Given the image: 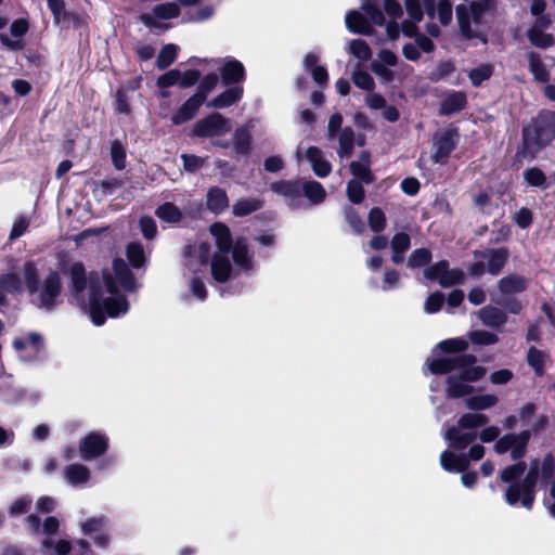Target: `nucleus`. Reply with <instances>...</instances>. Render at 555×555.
Listing matches in <instances>:
<instances>
[{
	"instance_id": "1",
	"label": "nucleus",
	"mask_w": 555,
	"mask_h": 555,
	"mask_svg": "<svg viewBox=\"0 0 555 555\" xmlns=\"http://www.w3.org/2000/svg\"><path fill=\"white\" fill-rule=\"evenodd\" d=\"M70 279L75 300L98 326L103 325L107 317L119 318L129 310L126 297L117 291V283L126 292L138 288L132 273L121 259L114 261L113 273L105 272L102 276L91 274L88 286L81 263L70 267Z\"/></svg>"
},
{
	"instance_id": "2",
	"label": "nucleus",
	"mask_w": 555,
	"mask_h": 555,
	"mask_svg": "<svg viewBox=\"0 0 555 555\" xmlns=\"http://www.w3.org/2000/svg\"><path fill=\"white\" fill-rule=\"evenodd\" d=\"M525 470V462L508 465L500 473V479L508 485L504 493L505 502L508 505L520 504L522 507L531 509L535 500L538 481L545 483L554 475L555 460L553 454L547 453L542 459L531 460L527 475L522 480H519Z\"/></svg>"
},
{
	"instance_id": "3",
	"label": "nucleus",
	"mask_w": 555,
	"mask_h": 555,
	"mask_svg": "<svg viewBox=\"0 0 555 555\" xmlns=\"http://www.w3.org/2000/svg\"><path fill=\"white\" fill-rule=\"evenodd\" d=\"M209 231L218 249L210 261L211 276L216 282L225 283L235 274L229 258L230 251L237 272H249L254 269V259L244 238L233 242L230 229L221 222L211 224Z\"/></svg>"
},
{
	"instance_id": "4",
	"label": "nucleus",
	"mask_w": 555,
	"mask_h": 555,
	"mask_svg": "<svg viewBox=\"0 0 555 555\" xmlns=\"http://www.w3.org/2000/svg\"><path fill=\"white\" fill-rule=\"evenodd\" d=\"M475 362L474 356L462 354L428 361L427 366L433 374H450L447 380L448 396L461 398L473 392L468 383L479 380L486 374V369L475 366Z\"/></svg>"
},
{
	"instance_id": "5",
	"label": "nucleus",
	"mask_w": 555,
	"mask_h": 555,
	"mask_svg": "<svg viewBox=\"0 0 555 555\" xmlns=\"http://www.w3.org/2000/svg\"><path fill=\"white\" fill-rule=\"evenodd\" d=\"M410 20L402 23V33L408 37H415L418 50L429 53L435 49L434 42L424 35L418 34L417 24L423 21L424 12L429 18L438 17L443 26L452 21L451 0H403Z\"/></svg>"
},
{
	"instance_id": "6",
	"label": "nucleus",
	"mask_w": 555,
	"mask_h": 555,
	"mask_svg": "<svg viewBox=\"0 0 555 555\" xmlns=\"http://www.w3.org/2000/svg\"><path fill=\"white\" fill-rule=\"evenodd\" d=\"M25 285L33 297V302L47 311L52 310L59 301L61 293V279L59 273L51 272L40 286L37 270L33 262H26L23 268Z\"/></svg>"
},
{
	"instance_id": "7",
	"label": "nucleus",
	"mask_w": 555,
	"mask_h": 555,
	"mask_svg": "<svg viewBox=\"0 0 555 555\" xmlns=\"http://www.w3.org/2000/svg\"><path fill=\"white\" fill-rule=\"evenodd\" d=\"M555 135V112L543 111L522 130V156L533 158Z\"/></svg>"
},
{
	"instance_id": "8",
	"label": "nucleus",
	"mask_w": 555,
	"mask_h": 555,
	"mask_svg": "<svg viewBox=\"0 0 555 555\" xmlns=\"http://www.w3.org/2000/svg\"><path fill=\"white\" fill-rule=\"evenodd\" d=\"M492 0H478L469 7L460 4L456 7V17L462 35L467 38H480L486 42L481 31V21L485 12L491 7Z\"/></svg>"
},
{
	"instance_id": "9",
	"label": "nucleus",
	"mask_w": 555,
	"mask_h": 555,
	"mask_svg": "<svg viewBox=\"0 0 555 555\" xmlns=\"http://www.w3.org/2000/svg\"><path fill=\"white\" fill-rule=\"evenodd\" d=\"M362 9L370 20L358 11H350L346 15V27L351 33L367 35L371 31V23L374 25L384 24V14L372 1H363Z\"/></svg>"
},
{
	"instance_id": "10",
	"label": "nucleus",
	"mask_w": 555,
	"mask_h": 555,
	"mask_svg": "<svg viewBox=\"0 0 555 555\" xmlns=\"http://www.w3.org/2000/svg\"><path fill=\"white\" fill-rule=\"evenodd\" d=\"M477 261L470 267V273L479 276L485 272L493 275L498 274L505 266L508 259V251L505 248L487 249L485 251H476Z\"/></svg>"
},
{
	"instance_id": "11",
	"label": "nucleus",
	"mask_w": 555,
	"mask_h": 555,
	"mask_svg": "<svg viewBox=\"0 0 555 555\" xmlns=\"http://www.w3.org/2000/svg\"><path fill=\"white\" fill-rule=\"evenodd\" d=\"M180 13V5L176 2H166L157 4L151 12L143 13L140 16L142 23L150 28L167 29V20L175 18Z\"/></svg>"
},
{
	"instance_id": "12",
	"label": "nucleus",
	"mask_w": 555,
	"mask_h": 555,
	"mask_svg": "<svg viewBox=\"0 0 555 555\" xmlns=\"http://www.w3.org/2000/svg\"><path fill=\"white\" fill-rule=\"evenodd\" d=\"M529 439V430L519 434H506L496 441L494 450L499 454L509 452L511 457L516 461L526 454Z\"/></svg>"
},
{
	"instance_id": "13",
	"label": "nucleus",
	"mask_w": 555,
	"mask_h": 555,
	"mask_svg": "<svg viewBox=\"0 0 555 555\" xmlns=\"http://www.w3.org/2000/svg\"><path fill=\"white\" fill-rule=\"evenodd\" d=\"M231 130L230 119L216 113L198 120L192 130L193 135L202 138H215L223 135Z\"/></svg>"
},
{
	"instance_id": "14",
	"label": "nucleus",
	"mask_w": 555,
	"mask_h": 555,
	"mask_svg": "<svg viewBox=\"0 0 555 555\" xmlns=\"http://www.w3.org/2000/svg\"><path fill=\"white\" fill-rule=\"evenodd\" d=\"M457 144V134L453 130L437 133L433 140L431 159L435 164H446Z\"/></svg>"
},
{
	"instance_id": "15",
	"label": "nucleus",
	"mask_w": 555,
	"mask_h": 555,
	"mask_svg": "<svg viewBox=\"0 0 555 555\" xmlns=\"http://www.w3.org/2000/svg\"><path fill=\"white\" fill-rule=\"evenodd\" d=\"M424 275L428 280H437L442 287L461 283L464 279V273L457 269L450 270L447 261H440L427 268Z\"/></svg>"
},
{
	"instance_id": "16",
	"label": "nucleus",
	"mask_w": 555,
	"mask_h": 555,
	"mask_svg": "<svg viewBox=\"0 0 555 555\" xmlns=\"http://www.w3.org/2000/svg\"><path fill=\"white\" fill-rule=\"evenodd\" d=\"M108 446V439L100 433H90L80 441V456L83 460H92L102 455Z\"/></svg>"
},
{
	"instance_id": "17",
	"label": "nucleus",
	"mask_w": 555,
	"mask_h": 555,
	"mask_svg": "<svg viewBox=\"0 0 555 555\" xmlns=\"http://www.w3.org/2000/svg\"><path fill=\"white\" fill-rule=\"evenodd\" d=\"M305 157L310 163L313 172L320 177H327L332 170L331 163L324 157L323 152L317 146H310L305 153Z\"/></svg>"
},
{
	"instance_id": "18",
	"label": "nucleus",
	"mask_w": 555,
	"mask_h": 555,
	"mask_svg": "<svg viewBox=\"0 0 555 555\" xmlns=\"http://www.w3.org/2000/svg\"><path fill=\"white\" fill-rule=\"evenodd\" d=\"M14 348L21 352V357L25 360L37 356L41 347V337L38 334L30 333L25 337L16 338L13 341Z\"/></svg>"
},
{
	"instance_id": "19",
	"label": "nucleus",
	"mask_w": 555,
	"mask_h": 555,
	"mask_svg": "<svg viewBox=\"0 0 555 555\" xmlns=\"http://www.w3.org/2000/svg\"><path fill=\"white\" fill-rule=\"evenodd\" d=\"M476 437L477 435L475 431L460 428L459 425L448 429L444 435V438L449 441L450 446L459 450L465 449L476 439Z\"/></svg>"
},
{
	"instance_id": "20",
	"label": "nucleus",
	"mask_w": 555,
	"mask_h": 555,
	"mask_svg": "<svg viewBox=\"0 0 555 555\" xmlns=\"http://www.w3.org/2000/svg\"><path fill=\"white\" fill-rule=\"evenodd\" d=\"M271 190L284 196L292 208H297V201L300 198L301 189L300 184L291 181H280L271 184Z\"/></svg>"
},
{
	"instance_id": "21",
	"label": "nucleus",
	"mask_w": 555,
	"mask_h": 555,
	"mask_svg": "<svg viewBox=\"0 0 555 555\" xmlns=\"http://www.w3.org/2000/svg\"><path fill=\"white\" fill-rule=\"evenodd\" d=\"M203 103L204 102L201 101L199 95H192L182 104L178 112L172 116V122L175 125H180L192 119Z\"/></svg>"
},
{
	"instance_id": "22",
	"label": "nucleus",
	"mask_w": 555,
	"mask_h": 555,
	"mask_svg": "<svg viewBox=\"0 0 555 555\" xmlns=\"http://www.w3.org/2000/svg\"><path fill=\"white\" fill-rule=\"evenodd\" d=\"M440 464L444 470L450 473L464 472L468 466L466 454H455L446 450L440 455Z\"/></svg>"
},
{
	"instance_id": "23",
	"label": "nucleus",
	"mask_w": 555,
	"mask_h": 555,
	"mask_svg": "<svg viewBox=\"0 0 555 555\" xmlns=\"http://www.w3.org/2000/svg\"><path fill=\"white\" fill-rule=\"evenodd\" d=\"M466 94L462 91L448 93L440 103V114L451 115L463 109L466 105Z\"/></svg>"
},
{
	"instance_id": "24",
	"label": "nucleus",
	"mask_w": 555,
	"mask_h": 555,
	"mask_svg": "<svg viewBox=\"0 0 555 555\" xmlns=\"http://www.w3.org/2000/svg\"><path fill=\"white\" fill-rule=\"evenodd\" d=\"M320 55L315 52L308 53L304 59L306 70L310 72L312 79L319 83H326L328 79L327 70L324 66L318 65Z\"/></svg>"
},
{
	"instance_id": "25",
	"label": "nucleus",
	"mask_w": 555,
	"mask_h": 555,
	"mask_svg": "<svg viewBox=\"0 0 555 555\" xmlns=\"http://www.w3.org/2000/svg\"><path fill=\"white\" fill-rule=\"evenodd\" d=\"M64 478L70 486H83L90 479V470L85 465L72 464L64 469Z\"/></svg>"
},
{
	"instance_id": "26",
	"label": "nucleus",
	"mask_w": 555,
	"mask_h": 555,
	"mask_svg": "<svg viewBox=\"0 0 555 555\" xmlns=\"http://www.w3.org/2000/svg\"><path fill=\"white\" fill-rule=\"evenodd\" d=\"M221 76L224 83L240 82L245 77L244 66L236 60H225L221 67Z\"/></svg>"
},
{
	"instance_id": "27",
	"label": "nucleus",
	"mask_w": 555,
	"mask_h": 555,
	"mask_svg": "<svg viewBox=\"0 0 555 555\" xmlns=\"http://www.w3.org/2000/svg\"><path fill=\"white\" fill-rule=\"evenodd\" d=\"M338 141L337 154L340 158L350 157L354 146V131L350 127H345L335 137Z\"/></svg>"
},
{
	"instance_id": "28",
	"label": "nucleus",
	"mask_w": 555,
	"mask_h": 555,
	"mask_svg": "<svg viewBox=\"0 0 555 555\" xmlns=\"http://www.w3.org/2000/svg\"><path fill=\"white\" fill-rule=\"evenodd\" d=\"M253 125L248 122L237 128L233 135V145L237 154H247L250 150Z\"/></svg>"
},
{
	"instance_id": "29",
	"label": "nucleus",
	"mask_w": 555,
	"mask_h": 555,
	"mask_svg": "<svg viewBox=\"0 0 555 555\" xmlns=\"http://www.w3.org/2000/svg\"><path fill=\"white\" fill-rule=\"evenodd\" d=\"M350 172L354 179L369 184L373 181L372 172L370 170V158L366 153L360 156V159L350 164Z\"/></svg>"
},
{
	"instance_id": "30",
	"label": "nucleus",
	"mask_w": 555,
	"mask_h": 555,
	"mask_svg": "<svg viewBox=\"0 0 555 555\" xmlns=\"http://www.w3.org/2000/svg\"><path fill=\"white\" fill-rule=\"evenodd\" d=\"M243 95L241 87H233L225 90L223 93L207 103L208 107L225 108L233 103L237 102Z\"/></svg>"
},
{
	"instance_id": "31",
	"label": "nucleus",
	"mask_w": 555,
	"mask_h": 555,
	"mask_svg": "<svg viewBox=\"0 0 555 555\" xmlns=\"http://www.w3.org/2000/svg\"><path fill=\"white\" fill-rule=\"evenodd\" d=\"M229 206L228 196L224 190L220 188H211L207 193V207L219 214L225 210Z\"/></svg>"
},
{
	"instance_id": "32",
	"label": "nucleus",
	"mask_w": 555,
	"mask_h": 555,
	"mask_svg": "<svg viewBox=\"0 0 555 555\" xmlns=\"http://www.w3.org/2000/svg\"><path fill=\"white\" fill-rule=\"evenodd\" d=\"M479 319L485 325L500 326L507 320L506 314L496 307H485L478 312Z\"/></svg>"
},
{
	"instance_id": "33",
	"label": "nucleus",
	"mask_w": 555,
	"mask_h": 555,
	"mask_svg": "<svg viewBox=\"0 0 555 555\" xmlns=\"http://www.w3.org/2000/svg\"><path fill=\"white\" fill-rule=\"evenodd\" d=\"M392 250V261L395 263H400L403 261V254L410 247V236L406 233H397L390 243Z\"/></svg>"
},
{
	"instance_id": "34",
	"label": "nucleus",
	"mask_w": 555,
	"mask_h": 555,
	"mask_svg": "<svg viewBox=\"0 0 555 555\" xmlns=\"http://www.w3.org/2000/svg\"><path fill=\"white\" fill-rule=\"evenodd\" d=\"M527 282L524 278L518 275H507L499 283V288L504 294H514L525 291Z\"/></svg>"
},
{
	"instance_id": "35",
	"label": "nucleus",
	"mask_w": 555,
	"mask_h": 555,
	"mask_svg": "<svg viewBox=\"0 0 555 555\" xmlns=\"http://www.w3.org/2000/svg\"><path fill=\"white\" fill-rule=\"evenodd\" d=\"M301 192L313 204H320L324 201L326 192L321 183L317 181H307L300 185Z\"/></svg>"
},
{
	"instance_id": "36",
	"label": "nucleus",
	"mask_w": 555,
	"mask_h": 555,
	"mask_svg": "<svg viewBox=\"0 0 555 555\" xmlns=\"http://www.w3.org/2000/svg\"><path fill=\"white\" fill-rule=\"evenodd\" d=\"M262 207V202L258 198H241L233 205V214L237 217L247 216Z\"/></svg>"
},
{
	"instance_id": "37",
	"label": "nucleus",
	"mask_w": 555,
	"mask_h": 555,
	"mask_svg": "<svg viewBox=\"0 0 555 555\" xmlns=\"http://www.w3.org/2000/svg\"><path fill=\"white\" fill-rule=\"evenodd\" d=\"M499 399L495 395H478L466 400V406L470 410H486L498 403Z\"/></svg>"
},
{
	"instance_id": "38",
	"label": "nucleus",
	"mask_w": 555,
	"mask_h": 555,
	"mask_svg": "<svg viewBox=\"0 0 555 555\" xmlns=\"http://www.w3.org/2000/svg\"><path fill=\"white\" fill-rule=\"evenodd\" d=\"M108 524L104 516L91 517L80 524V530L86 535H95L101 532Z\"/></svg>"
},
{
	"instance_id": "39",
	"label": "nucleus",
	"mask_w": 555,
	"mask_h": 555,
	"mask_svg": "<svg viewBox=\"0 0 555 555\" xmlns=\"http://www.w3.org/2000/svg\"><path fill=\"white\" fill-rule=\"evenodd\" d=\"M527 361L529 365L534 370L537 375H542L544 373V366L547 361V354L544 351L531 347L527 353Z\"/></svg>"
},
{
	"instance_id": "40",
	"label": "nucleus",
	"mask_w": 555,
	"mask_h": 555,
	"mask_svg": "<svg viewBox=\"0 0 555 555\" xmlns=\"http://www.w3.org/2000/svg\"><path fill=\"white\" fill-rule=\"evenodd\" d=\"M156 216L165 222L176 223L181 220L180 209L171 203H165L156 209Z\"/></svg>"
},
{
	"instance_id": "41",
	"label": "nucleus",
	"mask_w": 555,
	"mask_h": 555,
	"mask_svg": "<svg viewBox=\"0 0 555 555\" xmlns=\"http://www.w3.org/2000/svg\"><path fill=\"white\" fill-rule=\"evenodd\" d=\"M489 421L488 416L479 413H467L464 414L457 422L460 428L474 429L487 424Z\"/></svg>"
},
{
	"instance_id": "42",
	"label": "nucleus",
	"mask_w": 555,
	"mask_h": 555,
	"mask_svg": "<svg viewBox=\"0 0 555 555\" xmlns=\"http://www.w3.org/2000/svg\"><path fill=\"white\" fill-rule=\"evenodd\" d=\"M348 51L350 54H352L354 57H357L360 61H367L372 56V51L369 47V44L361 39H354L351 40L348 43Z\"/></svg>"
},
{
	"instance_id": "43",
	"label": "nucleus",
	"mask_w": 555,
	"mask_h": 555,
	"mask_svg": "<svg viewBox=\"0 0 555 555\" xmlns=\"http://www.w3.org/2000/svg\"><path fill=\"white\" fill-rule=\"evenodd\" d=\"M492 73L493 66L491 64H481L469 70L468 77L473 86L479 87L485 80L491 77Z\"/></svg>"
},
{
	"instance_id": "44",
	"label": "nucleus",
	"mask_w": 555,
	"mask_h": 555,
	"mask_svg": "<svg viewBox=\"0 0 555 555\" xmlns=\"http://www.w3.org/2000/svg\"><path fill=\"white\" fill-rule=\"evenodd\" d=\"M529 68L534 78L539 81H546L548 78V73L544 65L542 64L540 57L535 53L528 54Z\"/></svg>"
},
{
	"instance_id": "45",
	"label": "nucleus",
	"mask_w": 555,
	"mask_h": 555,
	"mask_svg": "<svg viewBox=\"0 0 555 555\" xmlns=\"http://www.w3.org/2000/svg\"><path fill=\"white\" fill-rule=\"evenodd\" d=\"M1 288L5 294H17L22 291V281L15 273H8L0 278Z\"/></svg>"
},
{
	"instance_id": "46",
	"label": "nucleus",
	"mask_w": 555,
	"mask_h": 555,
	"mask_svg": "<svg viewBox=\"0 0 555 555\" xmlns=\"http://www.w3.org/2000/svg\"><path fill=\"white\" fill-rule=\"evenodd\" d=\"M49 548H53L54 555H67L72 551L73 545L68 540H59L53 543L51 538H46L42 541V550L48 552Z\"/></svg>"
},
{
	"instance_id": "47",
	"label": "nucleus",
	"mask_w": 555,
	"mask_h": 555,
	"mask_svg": "<svg viewBox=\"0 0 555 555\" xmlns=\"http://www.w3.org/2000/svg\"><path fill=\"white\" fill-rule=\"evenodd\" d=\"M127 257L134 268H140L145 262L143 247L138 243H131L127 246Z\"/></svg>"
},
{
	"instance_id": "48",
	"label": "nucleus",
	"mask_w": 555,
	"mask_h": 555,
	"mask_svg": "<svg viewBox=\"0 0 555 555\" xmlns=\"http://www.w3.org/2000/svg\"><path fill=\"white\" fill-rule=\"evenodd\" d=\"M178 47L176 44H166L158 54L157 66L160 69L168 67L176 60Z\"/></svg>"
},
{
	"instance_id": "49",
	"label": "nucleus",
	"mask_w": 555,
	"mask_h": 555,
	"mask_svg": "<svg viewBox=\"0 0 555 555\" xmlns=\"http://www.w3.org/2000/svg\"><path fill=\"white\" fill-rule=\"evenodd\" d=\"M528 38L532 44L539 48H547L554 43V38L551 35L544 34L538 28H530L528 31Z\"/></svg>"
},
{
	"instance_id": "50",
	"label": "nucleus",
	"mask_w": 555,
	"mask_h": 555,
	"mask_svg": "<svg viewBox=\"0 0 555 555\" xmlns=\"http://www.w3.org/2000/svg\"><path fill=\"white\" fill-rule=\"evenodd\" d=\"M112 162L117 170H122L126 167V150L124 145L115 141L111 146Z\"/></svg>"
},
{
	"instance_id": "51",
	"label": "nucleus",
	"mask_w": 555,
	"mask_h": 555,
	"mask_svg": "<svg viewBox=\"0 0 555 555\" xmlns=\"http://www.w3.org/2000/svg\"><path fill=\"white\" fill-rule=\"evenodd\" d=\"M218 83V75L212 73L206 75L198 86L197 92L195 95L201 96V101L205 102L208 93L217 86Z\"/></svg>"
},
{
	"instance_id": "52",
	"label": "nucleus",
	"mask_w": 555,
	"mask_h": 555,
	"mask_svg": "<svg viewBox=\"0 0 555 555\" xmlns=\"http://www.w3.org/2000/svg\"><path fill=\"white\" fill-rule=\"evenodd\" d=\"M347 196L350 202L359 204L364 198L363 182L357 179H352L347 185Z\"/></svg>"
},
{
	"instance_id": "53",
	"label": "nucleus",
	"mask_w": 555,
	"mask_h": 555,
	"mask_svg": "<svg viewBox=\"0 0 555 555\" xmlns=\"http://www.w3.org/2000/svg\"><path fill=\"white\" fill-rule=\"evenodd\" d=\"M430 259H431V254L428 249H426V248L415 249L409 258L408 266L410 268H420V267L427 264Z\"/></svg>"
},
{
	"instance_id": "54",
	"label": "nucleus",
	"mask_w": 555,
	"mask_h": 555,
	"mask_svg": "<svg viewBox=\"0 0 555 555\" xmlns=\"http://www.w3.org/2000/svg\"><path fill=\"white\" fill-rule=\"evenodd\" d=\"M524 179L531 186H545L546 184V177L544 172L535 167L525 170Z\"/></svg>"
},
{
	"instance_id": "55",
	"label": "nucleus",
	"mask_w": 555,
	"mask_h": 555,
	"mask_svg": "<svg viewBox=\"0 0 555 555\" xmlns=\"http://www.w3.org/2000/svg\"><path fill=\"white\" fill-rule=\"evenodd\" d=\"M369 225L372 231L379 232L386 227V217L380 208L374 207L369 214Z\"/></svg>"
},
{
	"instance_id": "56",
	"label": "nucleus",
	"mask_w": 555,
	"mask_h": 555,
	"mask_svg": "<svg viewBox=\"0 0 555 555\" xmlns=\"http://www.w3.org/2000/svg\"><path fill=\"white\" fill-rule=\"evenodd\" d=\"M468 343L463 338H450L438 344L437 348L443 352L464 351Z\"/></svg>"
},
{
	"instance_id": "57",
	"label": "nucleus",
	"mask_w": 555,
	"mask_h": 555,
	"mask_svg": "<svg viewBox=\"0 0 555 555\" xmlns=\"http://www.w3.org/2000/svg\"><path fill=\"white\" fill-rule=\"evenodd\" d=\"M353 83L361 89L372 90L374 88V80L371 75L362 69H356L352 75Z\"/></svg>"
},
{
	"instance_id": "58",
	"label": "nucleus",
	"mask_w": 555,
	"mask_h": 555,
	"mask_svg": "<svg viewBox=\"0 0 555 555\" xmlns=\"http://www.w3.org/2000/svg\"><path fill=\"white\" fill-rule=\"evenodd\" d=\"M31 499L28 496L15 500L9 508V514L15 517L27 513L31 506Z\"/></svg>"
},
{
	"instance_id": "59",
	"label": "nucleus",
	"mask_w": 555,
	"mask_h": 555,
	"mask_svg": "<svg viewBox=\"0 0 555 555\" xmlns=\"http://www.w3.org/2000/svg\"><path fill=\"white\" fill-rule=\"evenodd\" d=\"M469 338L474 344L478 345H492L498 341L496 335L487 331L472 332Z\"/></svg>"
},
{
	"instance_id": "60",
	"label": "nucleus",
	"mask_w": 555,
	"mask_h": 555,
	"mask_svg": "<svg viewBox=\"0 0 555 555\" xmlns=\"http://www.w3.org/2000/svg\"><path fill=\"white\" fill-rule=\"evenodd\" d=\"M180 81V70L171 69L157 79V86L159 88H168L173 85H179Z\"/></svg>"
},
{
	"instance_id": "61",
	"label": "nucleus",
	"mask_w": 555,
	"mask_h": 555,
	"mask_svg": "<svg viewBox=\"0 0 555 555\" xmlns=\"http://www.w3.org/2000/svg\"><path fill=\"white\" fill-rule=\"evenodd\" d=\"M29 224H30L29 218H27L25 216H20L18 218H16L13 223V227H12L10 238L15 240V238L20 237L21 235H23L26 232V230L28 229Z\"/></svg>"
},
{
	"instance_id": "62",
	"label": "nucleus",
	"mask_w": 555,
	"mask_h": 555,
	"mask_svg": "<svg viewBox=\"0 0 555 555\" xmlns=\"http://www.w3.org/2000/svg\"><path fill=\"white\" fill-rule=\"evenodd\" d=\"M443 301L444 297L441 293L436 292L431 294L425 301V311L427 313H435L439 311Z\"/></svg>"
},
{
	"instance_id": "63",
	"label": "nucleus",
	"mask_w": 555,
	"mask_h": 555,
	"mask_svg": "<svg viewBox=\"0 0 555 555\" xmlns=\"http://www.w3.org/2000/svg\"><path fill=\"white\" fill-rule=\"evenodd\" d=\"M181 158L183 160L184 169L191 172L198 170L205 164V158H202L196 155L183 154Z\"/></svg>"
},
{
	"instance_id": "64",
	"label": "nucleus",
	"mask_w": 555,
	"mask_h": 555,
	"mask_svg": "<svg viewBox=\"0 0 555 555\" xmlns=\"http://www.w3.org/2000/svg\"><path fill=\"white\" fill-rule=\"evenodd\" d=\"M140 228L145 238L152 240L155 237L157 228L155 221L151 217H142L140 219Z\"/></svg>"
}]
</instances>
